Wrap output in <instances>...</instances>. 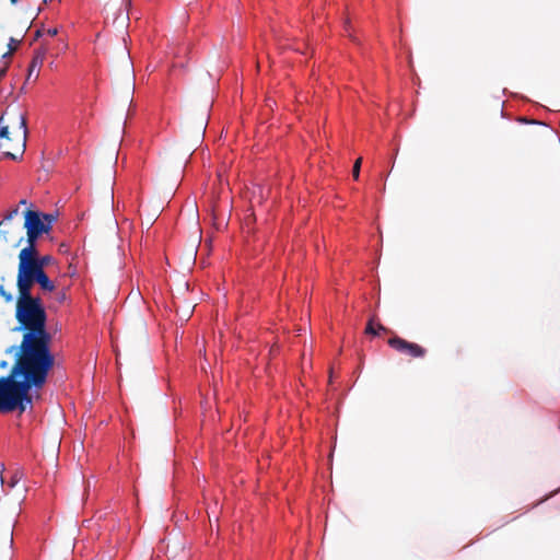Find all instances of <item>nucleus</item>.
Here are the masks:
<instances>
[{"label": "nucleus", "mask_w": 560, "mask_h": 560, "mask_svg": "<svg viewBox=\"0 0 560 560\" xmlns=\"http://www.w3.org/2000/svg\"><path fill=\"white\" fill-rule=\"evenodd\" d=\"M54 365L55 360L15 358L9 375L0 377V411L22 413L32 408L30 390L44 387Z\"/></svg>", "instance_id": "nucleus-1"}, {"label": "nucleus", "mask_w": 560, "mask_h": 560, "mask_svg": "<svg viewBox=\"0 0 560 560\" xmlns=\"http://www.w3.org/2000/svg\"><path fill=\"white\" fill-rule=\"evenodd\" d=\"M15 318L25 330L15 358L55 360L51 335L46 329L47 315L39 298L16 301Z\"/></svg>", "instance_id": "nucleus-2"}, {"label": "nucleus", "mask_w": 560, "mask_h": 560, "mask_svg": "<svg viewBox=\"0 0 560 560\" xmlns=\"http://www.w3.org/2000/svg\"><path fill=\"white\" fill-rule=\"evenodd\" d=\"M26 117L23 113L4 112L0 117V150L11 160L21 158L26 148Z\"/></svg>", "instance_id": "nucleus-3"}, {"label": "nucleus", "mask_w": 560, "mask_h": 560, "mask_svg": "<svg viewBox=\"0 0 560 560\" xmlns=\"http://www.w3.org/2000/svg\"><path fill=\"white\" fill-rule=\"evenodd\" d=\"M23 229L26 230V238H31V242L37 241L40 235L50 231L49 224L42 219V212L31 209L24 212Z\"/></svg>", "instance_id": "nucleus-4"}, {"label": "nucleus", "mask_w": 560, "mask_h": 560, "mask_svg": "<svg viewBox=\"0 0 560 560\" xmlns=\"http://www.w3.org/2000/svg\"><path fill=\"white\" fill-rule=\"evenodd\" d=\"M387 343L395 351L412 359L424 358L427 354V349L423 348L422 346L416 342H410L398 336L389 338Z\"/></svg>", "instance_id": "nucleus-5"}, {"label": "nucleus", "mask_w": 560, "mask_h": 560, "mask_svg": "<svg viewBox=\"0 0 560 560\" xmlns=\"http://www.w3.org/2000/svg\"><path fill=\"white\" fill-rule=\"evenodd\" d=\"M35 281L33 280L30 272L24 269V267H18V290H19V296L16 301H24V300H31L35 299L31 294V290Z\"/></svg>", "instance_id": "nucleus-6"}, {"label": "nucleus", "mask_w": 560, "mask_h": 560, "mask_svg": "<svg viewBox=\"0 0 560 560\" xmlns=\"http://www.w3.org/2000/svg\"><path fill=\"white\" fill-rule=\"evenodd\" d=\"M26 242V246L21 249L19 254V267H24V269H27L32 264H35L36 259L38 258V250L36 247V242L33 240L31 242V238L24 240Z\"/></svg>", "instance_id": "nucleus-7"}, {"label": "nucleus", "mask_w": 560, "mask_h": 560, "mask_svg": "<svg viewBox=\"0 0 560 560\" xmlns=\"http://www.w3.org/2000/svg\"><path fill=\"white\" fill-rule=\"evenodd\" d=\"M26 270L30 272L33 280L39 284L42 290L52 292L56 289L55 283L48 278L44 268L31 265Z\"/></svg>", "instance_id": "nucleus-8"}, {"label": "nucleus", "mask_w": 560, "mask_h": 560, "mask_svg": "<svg viewBox=\"0 0 560 560\" xmlns=\"http://www.w3.org/2000/svg\"><path fill=\"white\" fill-rule=\"evenodd\" d=\"M22 229L19 222L13 223L11 220L10 225L2 228V235L7 241H14V246L19 247L24 242Z\"/></svg>", "instance_id": "nucleus-9"}, {"label": "nucleus", "mask_w": 560, "mask_h": 560, "mask_svg": "<svg viewBox=\"0 0 560 560\" xmlns=\"http://www.w3.org/2000/svg\"><path fill=\"white\" fill-rule=\"evenodd\" d=\"M45 56H46V50L44 49H37L35 51V55L31 61V65L28 67V78H31V75L33 74V72L35 70H39L40 67L43 66L44 63V60H45ZM38 75V73L36 74V77Z\"/></svg>", "instance_id": "nucleus-10"}, {"label": "nucleus", "mask_w": 560, "mask_h": 560, "mask_svg": "<svg viewBox=\"0 0 560 560\" xmlns=\"http://www.w3.org/2000/svg\"><path fill=\"white\" fill-rule=\"evenodd\" d=\"M19 214V207L13 208L10 210L0 222V233H2V228H7L10 225V221L13 220Z\"/></svg>", "instance_id": "nucleus-11"}, {"label": "nucleus", "mask_w": 560, "mask_h": 560, "mask_svg": "<svg viewBox=\"0 0 560 560\" xmlns=\"http://www.w3.org/2000/svg\"><path fill=\"white\" fill-rule=\"evenodd\" d=\"M52 258L49 255L38 256L34 265L45 269V267L48 266Z\"/></svg>", "instance_id": "nucleus-12"}, {"label": "nucleus", "mask_w": 560, "mask_h": 560, "mask_svg": "<svg viewBox=\"0 0 560 560\" xmlns=\"http://www.w3.org/2000/svg\"><path fill=\"white\" fill-rule=\"evenodd\" d=\"M362 164V158H359L355 160L353 167H352V176L357 180L360 176V170Z\"/></svg>", "instance_id": "nucleus-13"}, {"label": "nucleus", "mask_w": 560, "mask_h": 560, "mask_svg": "<svg viewBox=\"0 0 560 560\" xmlns=\"http://www.w3.org/2000/svg\"><path fill=\"white\" fill-rule=\"evenodd\" d=\"M365 332L369 334V335H373V336H376L377 335V330L375 328V325H374V318H371L365 327Z\"/></svg>", "instance_id": "nucleus-14"}, {"label": "nucleus", "mask_w": 560, "mask_h": 560, "mask_svg": "<svg viewBox=\"0 0 560 560\" xmlns=\"http://www.w3.org/2000/svg\"><path fill=\"white\" fill-rule=\"evenodd\" d=\"M42 219L44 220V222L46 224H49V226L51 228V225L56 221L57 217L51 213H42Z\"/></svg>", "instance_id": "nucleus-15"}, {"label": "nucleus", "mask_w": 560, "mask_h": 560, "mask_svg": "<svg viewBox=\"0 0 560 560\" xmlns=\"http://www.w3.org/2000/svg\"><path fill=\"white\" fill-rule=\"evenodd\" d=\"M4 538L5 540H8L9 542H12L13 541V528L11 525H8L4 529Z\"/></svg>", "instance_id": "nucleus-16"}, {"label": "nucleus", "mask_w": 560, "mask_h": 560, "mask_svg": "<svg viewBox=\"0 0 560 560\" xmlns=\"http://www.w3.org/2000/svg\"><path fill=\"white\" fill-rule=\"evenodd\" d=\"M18 44H19V40H15L14 38H11L10 43H9V51L5 52L3 55V57H5L8 55H11L16 49Z\"/></svg>", "instance_id": "nucleus-17"}, {"label": "nucleus", "mask_w": 560, "mask_h": 560, "mask_svg": "<svg viewBox=\"0 0 560 560\" xmlns=\"http://www.w3.org/2000/svg\"><path fill=\"white\" fill-rule=\"evenodd\" d=\"M0 295L4 299L5 302H11L13 300L12 294L7 292L3 285H0Z\"/></svg>", "instance_id": "nucleus-18"}, {"label": "nucleus", "mask_w": 560, "mask_h": 560, "mask_svg": "<svg viewBox=\"0 0 560 560\" xmlns=\"http://www.w3.org/2000/svg\"><path fill=\"white\" fill-rule=\"evenodd\" d=\"M376 330H377V334H378L380 331H383V332H386V334H387V332H389V329H388L387 327L383 326V325H382V324H380V323H377V324H376Z\"/></svg>", "instance_id": "nucleus-19"}, {"label": "nucleus", "mask_w": 560, "mask_h": 560, "mask_svg": "<svg viewBox=\"0 0 560 560\" xmlns=\"http://www.w3.org/2000/svg\"><path fill=\"white\" fill-rule=\"evenodd\" d=\"M4 471V465L3 464H0V487L3 488V483H4V480H3V477H2V472Z\"/></svg>", "instance_id": "nucleus-20"}, {"label": "nucleus", "mask_w": 560, "mask_h": 560, "mask_svg": "<svg viewBox=\"0 0 560 560\" xmlns=\"http://www.w3.org/2000/svg\"><path fill=\"white\" fill-rule=\"evenodd\" d=\"M57 33H58L57 28H48V30H47V34H48L49 36H51V37H52V36H55V35H57Z\"/></svg>", "instance_id": "nucleus-21"}, {"label": "nucleus", "mask_w": 560, "mask_h": 560, "mask_svg": "<svg viewBox=\"0 0 560 560\" xmlns=\"http://www.w3.org/2000/svg\"><path fill=\"white\" fill-rule=\"evenodd\" d=\"M16 481H18L16 477L12 478V480H11V482H10V485H9V486H10L11 488H13V487L15 486Z\"/></svg>", "instance_id": "nucleus-22"}, {"label": "nucleus", "mask_w": 560, "mask_h": 560, "mask_svg": "<svg viewBox=\"0 0 560 560\" xmlns=\"http://www.w3.org/2000/svg\"><path fill=\"white\" fill-rule=\"evenodd\" d=\"M7 72V66L0 68V77Z\"/></svg>", "instance_id": "nucleus-23"}, {"label": "nucleus", "mask_w": 560, "mask_h": 560, "mask_svg": "<svg viewBox=\"0 0 560 560\" xmlns=\"http://www.w3.org/2000/svg\"><path fill=\"white\" fill-rule=\"evenodd\" d=\"M65 298H66L65 293H62L61 295H59V300H60V301L65 300Z\"/></svg>", "instance_id": "nucleus-24"}, {"label": "nucleus", "mask_w": 560, "mask_h": 560, "mask_svg": "<svg viewBox=\"0 0 560 560\" xmlns=\"http://www.w3.org/2000/svg\"><path fill=\"white\" fill-rule=\"evenodd\" d=\"M26 203H27V202H26V200H25V199H22V200L20 201V205H26Z\"/></svg>", "instance_id": "nucleus-25"}, {"label": "nucleus", "mask_w": 560, "mask_h": 560, "mask_svg": "<svg viewBox=\"0 0 560 560\" xmlns=\"http://www.w3.org/2000/svg\"><path fill=\"white\" fill-rule=\"evenodd\" d=\"M0 366H1V368H5V366H7V362H2V363L0 364Z\"/></svg>", "instance_id": "nucleus-26"}, {"label": "nucleus", "mask_w": 560, "mask_h": 560, "mask_svg": "<svg viewBox=\"0 0 560 560\" xmlns=\"http://www.w3.org/2000/svg\"><path fill=\"white\" fill-rule=\"evenodd\" d=\"M11 3L15 4L18 2V0H10Z\"/></svg>", "instance_id": "nucleus-27"}]
</instances>
